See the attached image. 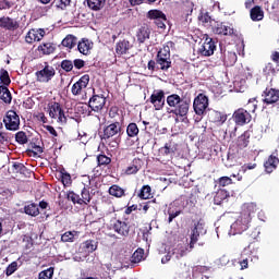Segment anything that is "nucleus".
<instances>
[{
	"mask_svg": "<svg viewBox=\"0 0 279 279\" xmlns=\"http://www.w3.org/2000/svg\"><path fill=\"white\" fill-rule=\"evenodd\" d=\"M230 197V194L226 190H219L216 195L214 196V204L216 206H221L223 204L225 199H228Z\"/></svg>",
	"mask_w": 279,
	"mask_h": 279,
	"instance_id": "obj_30",
	"label": "nucleus"
},
{
	"mask_svg": "<svg viewBox=\"0 0 279 279\" xmlns=\"http://www.w3.org/2000/svg\"><path fill=\"white\" fill-rule=\"evenodd\" d=\"M51 5H53L57 10H66V8L71 5V0H53Z\"/></svg>",
	"mask_w": 279,
	"mask_h": 279,
	"instance_id": "obj_47",
	"label": "nucleus"
},
{
	"mask_svg": "<svg viewBox=\"0 0 279 279\" xmlns=\"http://www.w3.org/2000/svg\"><path fill=\"white\" fill-rule=\"evenodd\" d=\"M108 117L109 119H112V121H121V116L119 114V107L118 106L110 107Z\"/></svg>",
	"mask_w": 279,
	"mask_h": 279,
	"instance_id": "obj_49",
	"label": "nucleus"
},
{
	"mask_svg": "<svg viewBox=\"0 0 279 279\" xmlns=\"http://www.w3.org/2000/svg\"><path fill=\"white\" fill-rule=\"evenodd\" d=\"M252 104V109H246L239 108L233 112L232 119L235 123V125H247L252 121V113L251 112H256V109L258 108V101L256 98H251L248 99V106Z\"/></svg>",
	"mask_w": 279,
	"mask_h": 279,
	"instance_id": "obj_3",
	"label": "nucleus"
},
{
	"mask_svg": "<svg viewBox=\"0 0 279 279\" xmlns=\"http://www.w3.org/2000/svg\"><path fill=\"white\" fill-rule=\"evenodd\" d=\"M3 123L5 130H9L10 132H16L21 128V117L16 111L9 110L3 117Z\"/></svg>",
	"mask_w": 279,
	"mask_h": 279,
	"instance_id": "obj_7",
	"label": "nucleus"
},
{
	"mask_svg": "<svg viewBox=\"0 0 279 279\" xmlns=\"http://www.w3.org/2000/svg\"><path fill=\"white\" fill-rule=\"evenodd\" d=\"M250 16L251 20L255 23L258 21H263L265 19V11L263 10V7L255 5L250 10Z\"/></svg>",
	"mask_w": 279,
	"mask_h": 279,
	"instance_id": "obj_26",
	"label": "nucleus"
},
{
	"mask_svg": "<svg viewBox=\"0 0 279 279\" xmlns=\"http://www.w3.org/2000/svg\"><path fill=\"white\" fill-rule=\"evenodd\" d=\"M262 101L264 106H279V89L266 87L262 93Z\"/></svg>",
	"mask_w": 279,
	"mask_h": 279,
	"instance_id": "obj_8",
	"label": "nucleus"
},
{
	"mask_svg": "<svg viewBox=\"0 0 279 279\" xmlns=\"http://www.w3.org/2000/svg\"><path fill=\"white\" fill-rule=\"evenodd\" d=\"M45 29L43 28H32L28 31V33L25 36V41L28 45H32L33 43H40L43 38H45Z\"/></svg>",
	"mask_w": 279,
	"mask_h": 279,
	"instance_id": "obj_20",
	"label": "nucleus"
},
{
	"mask_svg": "<svg viewBox=\"0 0 279 279\" xmlns=\"http://www.w3.org/2000/svg\"><path fill=\"white\" fill-rule=\"evenodd\" d=\"M110 230H113V232L119 234V236L128 239V236H130V232H132V225H130V222L118 219L110 223Z\"/></svg>",
	"mask_w": 279,
	"mask_h": 279,
	"instance_id": "obj_10",
	"label": "nucleus"
},
{
	"mask_svg": "<svg viewBox=\"0 0 279 279\" xmlns=\"http://www.w3.org/2000/svg\"><path fill=\"white\" fill-rule=\"evenodd\" d=\"M89 83L90 75L84 74L76 83L72 85V95H74L75 97L82 95V90H84V88H87Z\"/></svg>",
	"mask_w": 279,
	"mask_h": 279,
	"instance_id": "obj_18",
	"label": "nucleus"
},
{
	"mask_svg": "<svg viewBox=\"0 0 279 279\" xmlns=\"http://www.w3.org/2000/svg\"><path fill=\"white\" fill-rule=\"evenodd\" d=\"M214 34L218 36H236V29L232 24H227L226 22H215L211 26Z\"/></svg>",
	"mask_w": 279,
	"mask_h": 279,
	"instance_id": "obj_13",
	"label": "nucleus"
},
{
	"mask_svg": "<svg viewBox=\"0 0 279 279\" xmlns=\"http://www.w3.org/2000/svg\"><path fill=\"white\" fill-rule=\"evenodd\" d=\"M167 213H168V223H173V219L182 215V209L169 207Z\"/></svg>",
	"mask_w": 279,
	"mask_h": 279,
	"instance_id": "obj_45",
	"label": "nucleus"
},
{
	"mask_svg": "<svg viewBox=\"0 0 279 279\" xmlns=\"http://www.w3.org/2000/svg\"><path fill=\"white\" fill-rule=\"evenodd\" d=\"M87 5L89 10H94V12H99L106 5V0H87Z\"/></svg>",
	"mask_w": 279,
	"mask_h": 279,
	"instance_id": "obj_35",
	"label": "nucleus"
},
{
	"mask_svg": "<svg viewBox=\"0 0 279 279\" xmlns=\"http://www.w3.org/2000/svg\"><path fill=\"white\" fill-rule=\"evenodd\" d=\"M77 45V38L73 35H68L63 40H62V46L66 47L68 49H73Z\"/></svg>",
	"mask_w": 279,
	"mask_h": 279,
	"instance_id": "obj_43",
	"label": "nucleus"
},
{
	"mask_svg": "<svg viewBox=\"0 0 279 279\" xmlns=\"http://www.w3.org/2000/svg\"><path fill=\"white\" fill-rule=\"evenodd\" d=\"M252 216L250 213H242L241 216L232 223L231 228L234 230V234H243L245 230L250 228Z\"/></svg>",
	"mask_w": 279,
	"mask_h": 279,
	"instance_id": "obj_9",
	"label": "nucleus"
},
{
	"mask_svg": "<svg viewBox=\"0 0 279 279\" xmlns=\"http://www.w3.org/2000/svg\"><path fill=\"white\" fill-rule=\"evenodd\" d=\"M198 21H201V23H203V25H207V23H210V21H213V19L208 14V12H206V13H201L198 15Z\"/></svg>",
	"mask_w": 279,
	"mask_h": 279,
	"instance_id": "obj_62",
	"label": "nucleus"
},
{
	"mask_svg": "<svg viewBox=\"0 0 279 279\" xmlns=\"http://www.w3.org/2000/svg\"><path fill=\"white\" fill-rule=\"evenodd\" d=\"M66 199L68 202H72L74 205L77 204L78 206H88V204H90V199H93V196H90V190L84 186L81 191V196L74 191H69L66 193Z\"/></svg>",
	"mask_w": 279,
	"mask_h": 279,
	"instance_id": "obj_6",
	"label": "nucleus"
},
{
	"mask_svg": "<svg viewBox=\"0 0 279 279\" xmlns=\"http://www.w3.org/2000/svg\"><path fill=\"white\" fill-rule=\"evenodd\" d=\"M77 49L83 56H88V52L90 51V41H88V39H83L78 43Z\"/></svg>",
	"mask_w": 279,
	"mask_h": 279,
	"instance_id": "obj_42",
	"label": "nucleus"
},
{
	"mask_svg": "<svg viewBox=\"0 0 279 279\" xmlns=\"http://www.w3.org/2000/svg\"><path fill=\"white\" fill-rule=\"evenodd\" d=\"M202 232H204V223H202V221L195 222L190 235V250L195 247V243L199 241Z\"/></svg>",
	"mask_w": 279,
	"mask_h": 279,
	"instance_id": "obj_19",
	"label": "nucleus"
},
{
	"mask_svg": "<svg viewBox=\"0 0 279 279\" xmlns=\"http://www.w3.org/2000/svg\"><path fill=\"white\" fill-rule=\"evenodd\" d=\"M75 236H77V231H66L61 235V241L63 243H73V241H75Z\"/></svg>",
	"mask_w": 279,
	"mask_h": 279,
	"instance_id": "obj_46",
	"label": "nucleus"
},
{
	"mask_svg": "<svg viewBox=\"0 0 279 279\" xmlns=\"http://www.w3.org/2000/svg\"><path fill=\"white\" fill-rule=\"evenodd\" d=\"M38 51H40L44 56H51L53 51H56V47L51 43H44L38 46Z\"/></svg>",
	"mask_w": 279,
	"mask_h": 279,
	"instance_id": "obj_36",
	"label": "nucleus"
},
{
	"mask_svg": "<svg viewBox=\"0 0 279 279\" xmlns=\"http://www.w3.org/2000/svg\"><path fill=\"white\" fill-rule=\"evenodd\" d=\"M215 49H217L216 43L213 40V38L206 35L204 43L198 48V53H201V56L210 57L213 53H215Z\"/></svg>",
	"mask_w": 279,
	"mask_h": 279,
	"instance_id": "obj_17",
	"label": "nucleus"
},
{
	"mask_svg": "<svg viewBox=\"0 0 279 279\" xmlns=\"http://www.w3.org/2000/svg\"><path fill=\"white\" fill-rule=\"evenodd\" d=\"M12 167L13 173H21L22 175H27L31 173L29 169H27V167L21 162H13Z\"/></svg>",
	"mask_w": 279,
	"mask_h": 279,
	"instance_id": "obj_40",
	"label": "nucleus"
},
{
	"mask_svg": "<svg viewBox=\"0 0 279 279\" xmlns=\"http://www.w3.org/2000/svg\"><path fill=\"white\" fill-rule=\"evenodd\" d=\"M145 162L141 158H134L130 166L124 170L125 175H136L143 169Z\"/></svg>",
	"mask_w": 279,
	"mask_h": 279,
	"instance_id": "obj_22",
	"label": "nucleus"
},
{
	"mask_svg": "<svg viewBox=\"0 0 279 279\" xmlns=\"http://www.w3.org/2000/svg\"><path fill=\"white\" fill-rule=\"evenodd\" d=\"M150 104L154 106L155 110H162L165 108V90L157 89L154 90L149 97Z\"/></svg>",
	"mask_w": 279,
	"mask_h": 279,
	"instance_id": "obj_16",
	"label": "nucleus"
},
{
	"mask_svg": "<svg viewBox=\"0 0 279 279\" xmlns=\"http://www.w3.org/2000/svg\"><path fill=\"white\" fill-rule=\"evenodd\" d=\"M0 84H2V86H5V88H8L10 84H12V80H10V73L5 69L0 70Z\"/></svg>",
	"mask_w": 279,
	"mask_h": 279,
	"instance_id": "obj_39",
	"label": "nucleus"
},
{
	"mask_svg": "<svg viewBox=\"0 0 279 279\" xmlns=\"http://www.w3.org/2000/svg\"><path fill=\"white\" fill-rule=\"evenodd\" d=\"M124 121L125 119L123 116H121L119 121H111L109 124L104 125L102 132H100V141L108 143L110 138H114V136H121V134H123Z\"/></svg>",
	"mask_w": 279,
	"mask_h": 279,
	"instance_id": "obj_4",
	"label": "nucleus"
},
{
	"mask_svg": "<svg viewBox=\"0 0 279 279\" xmlns=\"http://www.w3.org/2000/svg\"><path fill=\"white\" fill-rule=\"evenodd\" d=\"M189 251V248H186V246L184 245H178V248L174 250V254H178V258H182L184 256H186V252Z\"/></svg>",
	"mask_w": 279,
	"mask_h": 279,
	"instance_id": "obj_59",
	"label": "nucleus"
},
{
	"mask_svg": "<svg viewBox=\"0 0 279 279\" xmlns=\"http://www.w3.org/2000/svg\"><path fill=\"white\" fill-rule=\"evenodd\" d=\"M85 64H86V62H85L84 60H82V59H75V60L73 61V65H74V68L77 69V70L84 69Z\"/></svg>",
	"mask_w": 279,
	"mask_h": 279,
	"instance_id": "obj_64",
	"label": "nucleus"
},
{
	"mask_svg": "<svg viewBox=\"0 0 279 279\" xmlns=\"http://www.w3.org/2000/svg\"><path fill=\"white\" fill-rule=\"evenodd\" d=\"M219 186H230L232 179L230 177H221L218 179Z\"/></svg>",
	"mask_w": 279,
	"mask_h": 279,
	"instance_id": "obj_61",
	"label": "nucleus"
},
{
	"mask_svg": "<svg viewBox=\"0 0 279 279\" xmlns=\"http://www.w3.org/2000/svg\"><path fill=\"white\" fill-rule=\"evenodd\" d=\"M88 108H90L93 112H101V110L106 108V96H104V94H95V89H93V96L89 98Z\"/></svg>",
	"mask_w": 279,
	"mask_h": 279,
	"instance_id": "obj_14",
	"label": "nucleus"
},
{
	"mask_svg": "<svg viewBox=\"0 0 279 279\" xmlns=\"http://www.w3.org/2000/svg\"><path fill=\"white\" fill-rule=\"evenodd\" d=\"M60 66L65 71V73H71V71H73V61L65 59L61 61Z\"/></svg>",
	"mask_w": 279,
	"mask_h": 279,
	"instance_id": "obj_57",
	"label": "nucleus"
},
{
	"mask_svg": "<svg viewBox=\"0 0 279 279\" xmlns=\"http://www.w3.org/2000/svg\"><path fill=\"white\" fill-rule=\"evenodd\" d=\"M97 245H99V242L95 240H86L81 244V247L86 254H93V252L97 251Z\"/></svg>",
	"mask_w": 279,
	"mask_h": 279,
	"instance_id": "obj_28",
	"label": "nucleus"
},
{
	"mask_svg": "<svg viewBox=\"0 0 279 279\" xmlns=\"http://www.w3.org/2000/svg\"><path fill=\"white\" fill-rule=\"evenodd\" d=\"M109 195L112 197H117L118 199L121 197H125V190L118 184H113L108 190Z\"/></svg>",
	"mask_w": 279,
	"mask_h": 279,
	"instance_id": "obj_29",
	"label": "nucleus"
},
{
	"mask_svg": "<svg viewBox=\"0 0 279 279\" xmlns=\"http://www.w3.org/2000/svg\"><path fill=\"white\" fill-rule=\"evenodd\" d=\"M278 163H279L278 157L270 155L264 163L266 172L274 173L275 169H277L278 167Z\"/></svg>",
	"mask_w": 279,
	"mask_h": 279,
	"instance_id": "obj_27",
	"label": "nucleus"
},
{
	"mask_svg": "<svg viewBox=\"0 0 279 279\" xmlns=\"http://www.w3.org/2000/svg\"><path fill=\"white\" fill-rule=\"evenodd\" d=\"M0 99L4 104H12V93H10V89L3 85H0Z\"/></svg>",
	"mask_w": 279,
	"mask_h": 279,
	"instance_id": "obj_31",
	"label": "nucleus"
},
{
	"mask_svg": "<svg viewBox=\"0 0 279 279\" xmlns=\"http://www.w3.org/2000/svg\"><path fill=\"white\" fill-rule=\"evenodd\" d=\"M31 154H33L34 158L40 156V154H43L45 151V149L43 147H40L39 145L36 144H32V150Z\"/></svg>",
	"mask_w": 279,
	"mask_h": 279,
	"instance_id": "obj_58",
	"label": "nucleus"
},
{
	"mask_svg": "<svg viewBox=\"0 0 279 279\" xmlns=\"http://www.w3.org/2000/svg\"><path fill=\"white\" fill-rule=\"evenodd\" d=\"M147 19H149V21H154L155 25L159 28V29H165L167 27V15L165 14V12L154 9V10H149L146 14Z\"/></svg>",
	"mask_w": 279,
	"mask_h": 279,
	"instance_id": "obj_12",
	"label": "nucleus"
},
{
	"mask_svg": "<svg viewBox=\"0 0 279 279\" xmlns=\"http://www.w3.org/2000/svg\"><path fill=\"white\" fill-rule=\"evenodd\" d=\"M130 49H132V44H130V40H128V39L120 40L116 45L117 56H125V53H128V51H130Z\"/></svg>",
	"mask_w": 279,
	"mask_h": 279,
	"instance_id": "obj_25",
	"label": "nucleus"
},
{
	"mask_svg": "<svg viewBox=\"0 0 279 279\" xmlns=\"http://www.w3.org/2000/svg\"><path fill=\"white\" fill-rule=\"evenodd\" d=\"M35 76H36V82H39L40 84H49V82H51V80L56 77V69L49 65V63H46L44 69L35 73Z\"/></svg>",
	"mask_w": 279,
	"mask_h": 279,
	"instance_id": "obj_11",
	"label": "nucleus"
},
{
	"mask_svg": "<svg viewBox=\"0 0 279 279\" xmlns=\"http://www.w3.org/2000/svg\"><path fill=\"white\" fill-rule=\"evenodd\" d=\"M252 137V133L250 131H244L238 138H236V147L238 149H245L250 146V138Z\"/></svg>",
	"mask_w": 279,
	"mask_h": 279,
	"instance_id": "obj_24",
	"label": "nucleus"
},
{
	"mask_svg": "<svg viewBox=\"0 0 279 279\" xmlns=\"http://www.w3.org/2000/svg\"><path fill=\"white\" fill-rule=\"evenodd\" d=\"M151 36V28L147 24H143L136 32V39L140 45H144Z\"/></svg>",
	"mask_w": 279,
	"mask_h": 279,
	"instance_id": "obj_23",
	"label": "nucleus"
},
{
	"mask_svg": "<svg viewBox=\"0 0 279 279\" xmlns=\"http://www.w3.org/2000/svg\"><path fill=\"white\" fill-rule=\"evenodd\" d=\"M48 114L50 119H56L57 123L60 125H66L69 119L66 118V112H64V108H62V104L52 100L47 105Z\"/></svg>",
	"mask_w": 279,
	"mask_h": 279,
	"instance_id": "obj_5",
	"label": "nucleus"
},
{
	"mask_svg": "<svg viewBox=\"0 0 279 279\" xmlns=\"http://www.w3.org/2000/svg\"><path fill=\"white\" fill-rule=\"evenodd\" d=\"M252 242H250V244L247 245V250H250V252L254 253L257 252L258 250V240L256 239L258 236V234H256V232L251 233L250 234Z\"/></svg>",
	"mask_w": 279,
	"mask_h": 279,
	"instance_id": "obj_48",
	"label": "nucleus"
},
{
	"mask_svg": "<svg viewBox=\"0 0 279 279\" xmlns=\"http://www.w3.org/2000/svg\"><path fill=\"white\" fill-rule=\"evenodd\" d=\"M60 174V179L64 187L71 186L73 184V179H71V174L66 172V170L62 169Z\"/></svg>",
	"mask_w": 279,
	"mask_h": 279,
	"instance_id": "obj_41",
	"label": "nucleus"
},
{
	"mask_svg": "<svg viewBox=\"0 0 279 279\" xmlns=\"http://www.w3.org/2000/svg\"><path fill=\"white\" fill-rule=\"evenodd\" d=\"M166 102L169 106L170 114H174L179 119H186L189 117L191 100L184 99L178 94H172L166 98Z\"/></svg>",
	"mask_w": 279,
	"mask_h": 279,
	"instance_id": "obj_2",
	"label": "nucleus"
},
{
	"mask_svg": "<svg viewBox=\"0 0 279 279\" xmlns=\"http://www.w3.org/2000/svg\"><path fill=\"white\" fill-rule=\"evenodd\" d=\"M236 53L235 52H227L223 58L225 66H234L236 64Z\"/></svg>",
	"mask_w": 279,
	"mask_h": 279,
	"instance_id": "obj_38",
	"label": "nucleus"
},
{
	"mask_svg": "<svg viewBox=\"0 0 279 279\" xmlns=\"http://www.w3.org/2000/svg\"><path fill=\"white\" fill-rule=\"evenodd\" d=\"M137 197H140V199H151L154 197V194L151 193V186L143 185L137 194Z\"/></svg>",
	"mask_w": 279,
	"mask_h": 279,
	"instance_id": "obj_32",
	"label": "nucleus"
},
{
	"mask_svg": "<svg viewBox=\"0 0 279 279\" xmlns=\"http://www.w3.org/2000/svg\"><path fill=\"white\" fill-rule=\"evenodd\" d=\"M143 256H145V251L143 248H137L131 256V263H141V260H143Z\"/></svg>",
	"mask_w": 279,
	"mask_h": 279,
	"instance_id": "obj_50",
	"label": "nucleus"
},
{
	"mask_svg": "<svg viewBox=\"0 0 279 279\" xmlns=\"http://www.w3.org/2000/svg\"><path fill=\"white\" fill-rule=\"evenodd\" d=\"M15 141L16 143H19V145H26L28 138H27V134L24 131H19L15 134Z\"/></svg>",
	"mask_w": 279,
	"mask_h": 279,
	"instance_id": "obj_53",
	"label": "nucleus"
},
{
	"mask_svg": "<svg viewBox=\"0 0 279 279\" xmlns=\"http://www.w3.org/2000/svg\"><path fill=\"white\" fill-rule=\"evenodd\" d=\"M14 138V135L9 132H0V145H8L10 141Z\"/></svg>",
	"mask_w": 279,
	"mask_h": 279,
	"instance_id": "obj_52",
	"label": "nucleus"
},
{
	"mask_svg": "<svg viewBox=\"0 0 279 279\" xmlns=\"http://www.w3.org/2000/svg\"><path fill=\"white\" fill-rule=\"evenodd\" d=\"M263 73L264 75H276V66L274 65V63L268 62L265 68L263 69Z\"/></svg>",
	"mask_w": 279,
	"mask_h": 279,
	"instance_id": "obj_56",
	"label": "nucleus"
},
{
	"mask_svg": "<svg viewBox=\"0 0 279 279\" xmlns=\"http://www.w3.org/2000/svg\"><path fill=\"white\" fill-rule=\"evenodd\" d=\"M0 27L1 29H7V32H16V29L20 27V24L19 21L10 16H2L0 17Z\"/></svg>",
	"mask_w": 279,
	"mask_h": 279,
	"instance_id": "obj_21",
	"label": "nucleus"
},
{
	"mask_svg": "<svg viewBox=\"0 0 279 279\" xmlns=\"http://www.w3.org/2000/svg\"><path fill=\"white\" fill-rule=\"evenodd\" d=\"M173 41H168L156 54L155 60H149L147 64L148 71H169L171 69V47Z\"/></svg>",
	"mask_w": 279,
	"mask_h": 279,
	"instance_id": "obj_1",
	"label": "nucleus"
},
{
	"mask_svg": "<svg viewBox=\"0 0 279 279\" xmlns=\"http://www.w3.org/2000/svg\"><path fill=\"white\" fill-rule=\"evenodd\" d=\"M210 120L213 121V123L223 124L225 121H228V116L222 113L221 111H213L210 114Z\"/></svg>",
	"mask_w": 279,
	"mask_h": 279,
	"instance_id": "obj_37",
	"label": "nucleus"
},
{
	"mask_svg": "<svg viewBox=\"0 0 279 279\" xmlns=\"http://www.w3.org/2000/svg\"><path fill=\"white\" fill-rule=\"evenodd\" d=\"M14 3L8 0H0V10H10Z\"/></svg>",
	"mask_w": 279,
	"mask_h": 279,
	"instance_id": "obj_63",
	"label": "nucleus"
},
{
	"mask_svg": "<svg viewBox=\"0 0 279 279\" xmlns=\"http://www.w3.org/2000/svg\"><path fill=\"white\" fill-rule=\"evenodd\" d=\"M112 162V159L104 154L97 156L98 167H108Z\"/></svg>",
	"mask_w": 279,
	"mask_h": 279,
	"instance_id": "obj_51",
	"label": "nucleus"
},
{
	"mask_svg": "<svg viewBox=\"0 0 279 279\" xmlns=\"http://www.w3.org/2000/svg\"><path fill=\"white\" fill-rule=\"evenodd\" d=\"M193 108L195 114L202 117L208 109V97L204 94H198V96L194 99Z\"/></svg>",
	"mask_w": 279,
	"mask_h": 279,
	"instance_id": "obj_15",
	"label": "nucleus"
},
{
	"mask_svg": "<svg viewBox=\"0 0 279 279\" xmlns=\"http://www.w3.org/2000/svg\"><path fill=\"white\" fill-rule=\"evenodd\" d=\"M19 270V262H12L4 270L5 276L10 277Z\"/></svg>",
	"mask_w": 279,
	"mask_h": 279,
	"instance_id": "obj_55",
	"label": "nucleus"
},
{
	"mask_svg": "<svg viewBox=\"0 0 279 279\" xmlns=\"http://www.w3.org/2000/svg\"><path fill=\"white\" fill-rule=\"evenodd\" d=\"M24 213L25 215H29V217H38V215H40V209L38 208V205L32 203L24 207Z\"/></svg>",
	"mask_w": 279,
	"mask_h": 279,
	"instance_id": "obj_34",
	"label": "nucleus"
},
{
	"mask_svg": "<svg viewBox=\"0 0 279 279\" xmlns=\"http://www.w3.org/2000/svg\"><path fill=\"white\" fill-rule=\"evenodd\" d=\"M159 154L160 156H169L170 158H173V156L175 155V145L166 144L159 149Z\"/></svg>",
	"mask_w": 279,
	"mask_h": 279,
	"instance_id": "obj_33",
	"label": "nucleus"
},
{
	"mask_svg": "<svg viewBox=\"0 0 279 279\" xmlns=\"http://www.w3.org/2000/svg\"><path fill=\"white\" fill-rule=\"evenodd\" d=\"M250 263V258L245 256V254H242L239 258V264L241 266V269H247Z\"/></svg>",
	"mask_w": 279,
	"mask_h": 279,
	"instance_id": "obj_60",
	"label": "nucleus"
},
{
	"mask_svg": "<svg viewBox=\"0 0 279 279\" xmlns=\"http://www.w3.org/2000/svg\"><path fill=\"white\" fill-rule=\"evenodd\" d=\"M53 271H54L53 267L47 268L46 270H43L39 272L38 279H52Z\"/></svg>",
	"mask_w": 279,
	"mask_h": 279,
	"instance_id": "obj_54",
	"label": "nucleus"
},
{
	"mask_svg": "<svg viewBox=\"0 0 279 279\" xmlns=\"http://www.w3.org/2000/svg\"><path fill=\"white\" fill-rule=\"evenodd\" d=\"M141 131L138 130V125L134 122H131L128 126H126V134L129 136V138H134L136 137V135L140 133Z\"/></svg>",
	"mask_w": 279,
	"mask_h": 279,
	"instance_id": "obj_44",
	"label": "nucleus"
}]
</instances>
